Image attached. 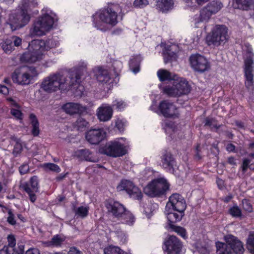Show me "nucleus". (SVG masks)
Masks as SVG:
<instances>
[{
    "label": "nucleus",
    "mask_w": 254,
    "mask_h": 254,
    "mask_svg": "<svg viewBox=\"0 0 254 254\" xmlns=\"http://www.w3.org/2000/svg\"><path fill=\"white\" fill-rule=\"evenodd\" d=\"M89 74L87 64L82 63L76 69L71 70L66 77L60 73L46 77L41 84V89L47 92H53L58 89L64 91L78 88L82 91L83 87L80 85V82L82 78H85Z\"/></svg>",
    "instance_id": "1"
},
{
    "label": "nucleus",
    "mask_w": 254,
    "mask_h": 254,
    "mask_svg": "<svg viewBox=\"0 0 254 254\" xmlns=\"http://www.w3.org/2000/svg\"><path fill=\"white\" fill-rule=\"evenodd\" d=\"M58 44H59L58 41L54 39H48L47 41L40 40V39L32 40L29 43V51L23 53L20 57V60L23 62H29V63L40 61L45 58L44 54L45 50H49L50 48L56 47Z\"/></svg>",
    "instance_id": "2"
},
{
    "label": "nucleus",
    "mask_w": 254,
    "mask_h": 254,
    "mask_svg": "<svg viewBox=\"0 0 254 254\" xmlns=\"http://www.w3.org/2000/svg\"><path fill=\"white\" fill-rule=\"evenodd\" d=\"M55 16V13L50 9H43L41 16L34 22L30 30V34L32 36H42L49 31L53 26Z\"/></svg>",
    "instance_id": "3"
},
{
    "label": "nucleus",
    "mask_w": 254,
    "mask_h": 254,
    "mask_svg": "<svg viewBox=\"0 0 254 254\" xmlns=\"http://www.w3.org/2000/svg\"><path fill=\"white\" fill-rule=\"evenodd\" d=\"M225 243H216L218 254H243L245 249L243 243L234 235L225 236Z\"/></svg>",
    "instance_id": "4"
},
{
    "label": "nucleus",
    "mask_w": 254,
    "mask_h": 254,
    "mask_svg": "<svg viewBox=\"0 0 254 254\" xmlns=\"http://www.w3.org/2000/svg\"><path fill=\"white\" fill-rule=\"evenodd\" d=\"M95 16L94 26L101 30H107L109 26H114L118 22V14L111 7L103 9L96 13Z\"/></svg>",
    "instance_id": "5"
},
{
    "label": "nucleus",
    "mask_w": 254,
    "mask_h": 254,
    "mask_svg": "<svg viewBox=\"0 0 254 254\" xmlns=\"http://www.w3.org/2000/svg\"><path fill=\"white\" fill-rule=\"evenodd\" d=\"M171 85H166L163 88L164 93L169 96H181L190 91V86L186 78H179L177 75H172Z\"/></svg>",
    "instance_id": "6"
},
{
    "label": "nucleus",
    "mask_w": 254,
    "mask_h": 254,
    "mask_svg": "<svg viewBox=\"0 0 254 254\" xmlns=\"http://www.w3.org/2000/svg\"><path fill=\"white\" fill-rule=\"evenodd\" d=\"M229 39L227 27L225 25H216L207 35L206 41L210 46L216 47L225 44Z\"/></svg>",
    "instance_id": "7"
},
{
    "label": "nucleus",
    "mask_w": 254,
    "mask_h": 254,
    "mask_svg": "<svg viewBox=\"0 0 254 254\" xmlns=\"http://www.w3.org/2000/svg\"><path fill=\"white\" fill-rule=\"evenodd\" d=\"M169 189V183L164 178L155 179L144 188V191L148 196L155 197L161 196L165 194L167 190Z\"/></svg>",
    "instance_id": "8"
},
{
    "label": "nucleus",
    "mask_w": 254,
    "mask_h": 254,
    "mask_svg": "<svg viewBox=\"0 0 254 254\" xmlns=\"http://www.w3.org/2000/svg\"><path fill=\"white\" fill-rule=\"evenodd\" d=\"M254 54L251 48H248L245 59V75L246 78L245 85L249 89H254Z\"/></svg>",
    "instance_id": "9"
},
{
    "label": "nucleus",
    "mask_w": 254,
    "mask_h": 254,
    "mask_svg": "<svg viewBox=\"0 0 254 254\" xmlns=\"http://www.w3.org/2000/svg\"><path fill=\"white\" fill-rule=\"evenodd\" d=\"M21 3L22 0H21L19 5V9L18 12L12 13L9 15V24L12 30H15L16 28L23 27V26L27 24L30 20L29 13H26L25 11L23 10L21 7Z\"/></svg>",
    "instance_id": "10"
},
{
    "label": "nucleus",
    "mask_w": 254,
    "mask_h": 254,
    "mask_svg": "<svg viewBox=\"0 0 254 254\" xmlns=\"http://www.w3.org/2000/svg\"><path fill=\"white\" fill-rule=\"evenodd\" d=\"M117 189L120 191L126 190L130 197L133 199L140 200L142 196L141 190L137 186L134 185L133 182L128 180H122L118 184Z\"/></svg>",
    "instance_id": "11"
},
{
    "label": "nucleus",
    "mask_w": 254,
    "mask_h": 254,
    "mask_svg": "<svg viewBox=\"0 0 254 254\" xmlns=\"http://www.w3.org/2000/svg\"><path fill=\"white\" fill-rule=\"evenodd\" d=\"M163 249L166 254H180L182 244L176 236H169L164 242Z\"/></svg>",
    "instance_id": "12"
},
{
    "label": "nucleus",
    "mask_w": 254,
    "mask_h": 254,
    "mask_svg": "<svg viewBox=\"0 0 254 254\" xmlns=\"http://www.w3.org/2000/svg\"><path fill=\"white\" fill-rule=\"evenodd\" d=\"M176 210L178 214H182L187 207L186 201L183 196L179 193H173L169 198V201L166 204V207Z\"/></svg>",
    "instance_id": "13"
},
{
    "label": "nucleus",
    "mask_w": 254,
    "mask_h": 254,
    "mask_svg": "<svg viewBox=\"0 0 254 254\" xmlns=\"http://www.w3.org/2000/svg\"><path fill=\"white\" fill-rule=\"evenodd\" d=\"M11 78L15 83L20 85H28L30 83L33 76L26 67H20L14 70Z\"/></svg>",
    "instance_id": "14"
},
{
    "label": "nucleus",
    "mask_w": 254,
    "mask_h": 254,
    "mask_svg": "<svg viewBox=\"0 0 254 254\" xmlns=\"http://www.w3.org/2000/svg\"><path fill=\"white\" fill-rule=\"evenodd\" d=\"M22 188L28 194L29 200L32 202L36 201V192L39 191V180L36 176L31 178L29 182H26L21 186Z\"/></svg>",
    "instance_id": "15"
},
{
    "label": "nucleus",
    "mask_w": 254,
    "mask_h": 254,
    "mask_svg": "<svg viewBox=\"0 0 254 254\" xmlns=\"http://www.w3.org/2000/svg\"><path fill=\"white\" fill-rule=\"evenodd\" d=\"M104 152L111 156H120L125 154L127 151L126 145L121 144L118 141H114L106 145Z\"/></svg>",
    "instance_id": "16"
},
{
    "label": "nucleus",
    "mask_w": 254,
    "mask_h": 254,
    "mask_svg": "<svg viewBox=\"0 0 254 254\" xmlns=\"http://www.w3.org/2000/svg\"><path fill=\"white\" fill-rule=\"evenodd\" d=\"M190 61L191 67L194 70H198V71H204L209 69L210 67L207 60L200 54L191 55L190 58Z\"/></svg>",
    "instance_id": "17"
},
{
    "label": "nucleus",
    "mask_w": 254,
    "mask_h": 254,
    "mask_svg": "<svg viewBox=\"0 0 254 254\" xmlns=\"http://www.w3.org/2000/svg\"><path fill=\"white\" fill-rule=\"evenodd\" d=\"M106 135L103 128H91L87 131L85 137L87 140L92 144H98Z\"/></svg>",
    "instance_id": "18"
},
{
    "label": "nucleus",
    "mask_w": 254,
    "mask_h": 254,
    "mask_svg": "<svg viewBox=\"0 0 254 254\" xmlns=\"http://www.w3.org/2000/svg\"><path fill=\"white\" fill-rule=\"evenodd\" d=\"M108 211L114 217L123 220V212L125 211V207L123 204L118 201H109L106 204Z\"/></svg>",
    "instance_id": "19"
},
{
    "label": "nucleus",
    "mask_w": 254,
    "mask_h": 254,
    "mask_svg": "<svg viewBox=\"0 0 254 254\" xmlns=\"http://www.w3.org/2000/svg\"><path fill=\"white\" fill-rule=\"evenodd\" d=\"M159 109L162 114L165 117L177 116L178 114L176 106L168 100L161 101L159 105Z\"/></svg>",
    "instance_id": "20"
},
{
    "label": "nucleus",
    "mask_w": 254,
    "mask_h": 254,
    "mask_svg": "<svg viewBox=\"0 0 254 254\" xmlns=\"http://www.w3.org/2000/svg\"><path fill=\"white\" fill-rule=\"evenodd\" d=\"M113 115V107L111 105H109V104H102L97 109V117L102 122H107V121L111 120Z\"/></svg>",
    "instance_id": "21"
},
{
    "label": "nucleus",
    "mask_w": 254,
    "mask_h": 254,
    "mask_svg": "<svg viewBox=\"0 0 254 254\" xmlns=\"http://www.w3.org/2000/svg\"><path fill=\"white\" fill-rule=\"evenodd\" d=\"M161 159L162 167L169 172H173L176 161L171 153L165 150L162 153Z\"/></svg>",
    "instance_id": "22"
},
{
    "label": "nucleus",
    "mask_w": 254,
    "mask_h": 254,
    "mask_svg": "<svg viewBox=\"0 0 254 254\" xmlns=\"http://www.w3.org/2000/svg\"><path fill=\"white\" fill-rule=\"evenodd\" d=\"M166 210L167 211L166 215L169 221V225L175 231L176 226L174 225V223L175 222H177V221H179V220H182L183 214H178L176 210H174L172 207H171L170 209H169V208H167L166 206Z\"/></svg>",
    "instance_id": "23"
},
{
    "label": "nucleus",
    "mask_w": 254,
    "mask_h": 254,
    "mask_svg": "<svg viewBox=\"0 0 254 254\" xmlns=\"http://www.w3.org/2000/svg\"><path fill=\"white\" fill-rule=\"evenodd\" d=\"M63 109L65 112L69 114H74V113H82V112L86 110V108L84 107V106H82L79 103L68 102V103L64 104L63 106Z\"/></svg>",
    "instance_id": "24"
},
{
    "label": "nucleus",
    "mask_w": 254,
    "mask_h": 254,
    "mask_svg": "<svg viewBox=\"0 0 254 254\" xmlns=\"http://www.w3.org/2000/svg\"><path fill=\"white\" fill-rule=\"evenodd\" d=\"M95 75L99 82L108 83L111 80V76L107 69L103 67H97L95 69Z\"/></svg>",
    "instance_id": "25"
},
{
    "label": "nucleus",
    "mask_w": 254,
    "mask_h": 254,
    "mask_svg": "<svg viewBox=\"0 0 254 254\" xmlns=\"http://www.w3.org/2000/svg\"><path fill=\"white\" fill-rule=\"evenodd\" d=\"M234 5L235 7L247 10L254 8V0H234Z\"/></svg>",
    "instance_id": "26"
},
{
    "label": "nucleus",
    "mask_w": 254,
    "mask_h": 254,
    "mask_svg": "<svg viewBox=\"0 0 254 254\" xmlns=\"http://www.w3.org/2000/svg\"><path fill=\"white\" fill-rule=\"evenodd\" d=\"M172 0H157L156 1V7L162 11H167L171 9L173 6Z\"/></svg>",
    "instance_id": "27"
},
{
    "label": "nucleus",
    "mask_w": 254,
    "mask_h": 254,
    "mask_svg": "<svg viewBox=\"0 0 254 254\" xmlns=\"http://www.w3.org/2000/svg\"><path fill=\"white\" fill-rule=\"evenodd\" d=\"M38 5L37 0H22L21 7L27 13Z\"/></svg>",
    "instance_id": "28"
},
{
    "label": "nucleus",
    "mask_w": 254,
    "mask_h": 254,
    "mask_svg": "<svg viewBox=\"0 0 254 254\" xmlns=\"http://www.w3.org/2000/svg\"><path fill=\"white\" fill-rule=\"evenodd\" d=\"M142 58L140 55H136L130 60L129 65L130 70L136 73L140 70V64Z\"/></svg>",
    "instance_id": "29"
},
{
    "label": "nucleus",
    "mask_w": 254,
    "mask_h": 254,
    "mask_svg": "<svg viewBox=\"0 0 254 254\" xmlns=\"http://www.w3.org/2000/svg\"><path fill=\"white\" fill-rule=\"evenodd\" d=\"M9 137L12 140H14L15 142L12 151L13 154L14 155H17L19 153H21L22 150H23V145L20 139H18V138L16 137V136H14V135H9Z\"/></svg>",
    "instance_id": "30"
},
{
    "label": "nucleus",
    "mask_w": 254,
    "mask_h": 254,
    "mask_svg": "<svg viewBox=\"0 0 254 254\" xmlns=\"http://www.w3.org/2000/svg\"><path fill=\"white\" fill-rule=\"evenodd\" d=\"M157 75L161 81L169 80L170 83L169 85H172L171 82L173 80V74L166 69H159L157 71Z\"/></svg>",
    "instance_id": "31"
},
{
    "label": "nucleus",
    "mask_w": 254,
    "mask_h": 254,
    "mask_svg": "<svg viewBox=\"0 0 254 254\" xmlns=\"http://www.w3.org/2000/svg\"><path fill=\"white\" fill-rule=\"evenodd\" d=\"M88 126V122L83 117H78L76 122L73 124L74 129H76L79 131H84Z\"/></svg>",
    "instance_id": "32"
},
{
    "label": "nucleus",
    "mask_w": 254,
    "mask_h": 254,
    "mask_svg": "<svg viewBox=\"0 0 254 254\" xmlns=\"http://www.w3.org/2000/svg\"><path fill=\"white\" fill-rule=\"evenodd\" d=\"M124 209L125 210L123 212L122 221L129 225H132L134 223L135 218L132 213L129 210H127L125 207H124Z\"/></svg>",
    "instance_id": "33"
},
{
    "label": "nucleus",
    "mask_w": 254,
    "mask_h": 254,
    "mask_svg": "<svg viewBox=\"0 0 254 254\" xmlns=\"http://www.w3.org/2000/svg\"><path fill=\"white\" fill-rule=\"evenodd\" d=\"M31 120V124L32 125V133L34 135H38L40 133L39 123L35 115L31 114L29 116Z\"/></svg>",
    "instance_id": "34"
},
{
    "label": "nucleus",
    "mask_w": 254,
    "mask_h": 254,
    "mask_svg": "<svg viewBox=\"0 0 254 254\" xmlns=\"http://www.w3.org/2000/svg\"><path fill=\"white\" fill-rule=\"evenodd\" d=\"M104 254H127L119 247L109 246L106 247L104 250Z\"/></svg>",
    "instance_id": "35"
},
{
    "label": "nucleus",
    "mask_w": 254,
    "mask_h": 254,
    "mask_svg": "<svg viewBox=\"0 0 254 254\" xmlns=\"http://www.w3.org/2000/svg\"><path fill=\"white\" fill-rule=\"evenodd\" d=\"M77 155L81 157V158H83V159L85 160L94 161L92 153L91 151H89L88 149H80V150H78Z\"/></svg>",
    "instance_id": "36"
},
{
    "label": "nucleus",
    "mask_w": 254,
    "mask_h": 254,
    "mask_svg": "<svg viewBox=\"0 0 254 254\" xmlns=\"http://www.w3.org/2000/svg\"><path fill=\"white\" fill-rule=\"evenodd\" d=\"M209 4L210 17H211L212 14L216 13L217 11H219L223 6L222 3L220 2V1H212Z\"/></svg>",
    "instance_id": "37"
},
{
    "label": "nucleus",
    "mask_w": 254,
    "mask_h": 254,
    "mask_svg": "<svg viewBox=\"0 0 254 254\" xmlns=\"http://www.w3.org/2000/svg\"><path fill=\"white\" fill-rule=\"evenodd\" d=\"M164 56V60L165 63L172 61V60H176V54L174 51H172L169 49H166L163 53Z\"/></svg>",
    "instance_id": "38"
},
{
    "label": "nucleus",
    "mask_w": 254,
    "mask_h": 254,
    "mask_svg": "<svg viewBox=\"0 0 254 254\" xmlns=\"http://www.w3.org/2000/svg\"><path fill=\"white\" fill-rule=\"evenodd\" d=\"M7 241V247L10 253H13V254H15L16 250H15L14 247L16 244V240L14 235H8Z\"/></svg>",
    "instance_id": "39"
},
{
    "label": "nucleus",
    "mask_w": 254,
    "mask_h": 254,
    "mask_svg": "<svg viewBox=\"0 0 254 254\" xmlns=\"http://www.w3.org/2000/svg\"><path fill=\"white\" fill-rule=\"evenodd\" d=\"M210 18V8L209 4L203 8L200 12V21H206Z\"/></svg>",
    "instance_id": "40"
},
{
    "label": "nucleus",
    "mask_w": 254,
    "mask_h": 254,
    "mask_svg": "<svg viewBox=\"0 0 254 254\" xmlns=\"http://www.w3.org/2000/svg\"><path fill=\"white\" fill-rule=\"evenodd\" d=\"M1 47L6 53H10L13 49V39H6L1 43Z\"/></svg>",
    "instance_id": "41"
},
{
    "label": "nucleus",
    "mask_w": 254,
    "mask_h": 254,
    "mask_svg": "<svg viewBox=\"0 0 254 254\" xmlns=\"http://www.w3.org/2000/svg\"><path fill=\"white\" fill-rule=\"evenodd\" d=\"M43 167L47 171H52V172H59L61 171L60 166H59L58 164H55V163H44L43 164Z\"/></svg>",
    "instance_id": "42"
},
{
    "label": "nucleus",
    "mask_w": 254,
    "mask_h": 254,
    "mask_svg": "<svg viewBox=\"0 0 254 254\" xmlns=\"http://www.w3.org/2000/svg\"><path fill=\"white\" fill-rule=\"evenodd\" d=\"M247 247L250 252L254 254V232L250 233L247 239Z\"/></svg>",
    "instance_id": "43"
},
{
    "label": "nucleus",
    "mask_w": 254,
    "mask_h": 254,
    "mask_svg": "<svg viewBox=\"0 0 254 254\" xmlns=\"http://www.w3.org/2000/svg\"><path fill=\"white\" fill-rule=\"evenodd\" d=\"M88 211V207H84V206H81L80 207H78V208L76 209L75 214L76 215H77V216L81 217V218H84V217H86V216H87Z\"/></svg>",
    "instance_id": "44"
},
{
    "label": "nucleus",
    "mask_w": 254,
    "mask_h": 254,
    "mask_svg": "<svg viewBox=\"0 0 254 254\" xmlns=\"http://www.w3.org/2000/svg\"><path fill=\"white\" fill-rule=\"evenodd\" d=\"M229 212L233 217H240L242 215L241 209L238 206H234L229 209Z\"/></svg>",
    "instance_id": "45"
},
{
    "label": "nucleus",
    "mask_w": 254,
    "mask_h": 254,
    "mask_svg": "<svg viewBox=\"0 0 254 254\" xmlns=\"http://www.w3.org/2000/svg\"><path fill=\"white\" fill-rule=\"evenodd\" d=\"M205 126H210L212 128L215 127L216 129H218L221 126L220 125H217L215 119H213V118H206Z\"/></svg>",
    "instance_id": "46"
},
{
    "label": "nucleus",
    "mask_w": 254,
    "mask_h": 254,
    "mask_svg": "<svg viewBox=\"0 0 254 254\" xmlns=\"http://www.w3.org/2000/svg\"><path fill=\"white\" fill-rule=\"evenodd\" d=\"M127 104L126 102L123 101V100H120V99H116L112 103L113 107H116L117 109H123V108L126 107Z\"/></svg>",
    "instance_id": "47"
},
{
    "label": "nucleus",
    "mask_w": 254,
    "mask_h": 254,
    "mask_svg": "<svg viewBox=\"0 0 254 254\" xmlns=\"http://www.w3.org/2000/svg\"><path fill=\"white\" fill-rule=\"evenodd\" d=\"M63 239L60 237L59 235H56V236H54V237L51 240V243L54 246H60L61 245L62 242H63Z\"/></svg>",
    "instance_id": "48"
},
{
    "label": "nucleus",
    "mask_w": 254,
    "mask_h": 254,
    "mask_svg": "<svg viewBox=\"0 0 254 254\" xmlns=\"http://www.w3.org/2000/svg\"><path fill=\"white\" fill-rule=\"evenodd\" d=\"M242 207L244 209L248 212H251L253 210V207L251 202H250L249 200H247V199H244L242 201Z\"/></svg>",
    "instance_id": "49"
},
{
    "label": "nucleus",
    "mask_w": 254,
    "mask_h": 254,
    "mask_svg": "<svg viewBox=\"0 0 254 254\" xmlns=\"http://www.w3.org/2000/svg\"><path fill=\"white\" fill-rule=\"evenodd\" d=\"M148 2L147 0H135L133 2L134 6L137 7H143L145 5L148 4Z\"/></svg>",
    "instance_id": "50"
},
{
    "label": "nucleus",
    "mask_w": 254,
    "mask_h": 254,
    "mask_svg": "<svg viewBox=\"0 0 254 254\" xmlns=\"http://www.w3.org/2000/svg\"><path fill=\"white\" fill-rule=\"evenodd\" d=\"M68 254H84L83 250H80L76 247H71L69 248Z\"/></svg>",
    "instance_id": "51"
},
{
    "label": "nucleus",
    "mask_w": 254,
    "mask_h": 254,
    "mask_svg": "<svg viewBox=\"0 0 254 254\" xmlns=\"http://www.w3.org/2000/svg\"><path fill=\"white\" fill-rule=\"evenodd\" d=\"M11 114L17 119H21L22 116L21 111L18 109H11Z\"/></svg>",
    "instance_id": "52"
},
{
    "label": "nucleus",
    "mask_w": 254,
    "mask_h": 254,
    "mask_svg": "<svg viewBox=\"0 0 254 254\" xmlns=\"http://www.w3.org/2000/svg\"><path fill=\"white\" fill-rule=\"evenodd\" d=\"M8 216L7 217V221L9 222V223H10L11 224H15L16 223V221L14 219V215L11 211V209H9L8 211Z\"/></svg>",
    "instance_id": "53"
},
{
    "label": "nucleus",
    "mask_w": 254,
    "mask_h": 254,
    "mask_svg": "<svg viewBox=\"0 0 254 254\" xmlns=\"http://www.w3.org/2000/svg\"><path fill=\"white\" fill-rule=\"evenodd\" d=\"M175 231L183 238H186L187 233L185 228H182V227H177L175 228Z\"/></svg>",
    "instance_id": "54"
},
{
    "label": "nucleus",
    "mask_w": 254,
    "mask_h": 254,
    "mask_svg": "<svg viewBox=\"0 0 254 254\" xmlns=\"http://www.w3.org/2000/svg\"><path fill=\"white\" fill-rule=\"evenodd\" d=\"M29 170V167L28 164H27V163L22 164L19 168L20 173H21L22 174H24V173H26V172H28Z\"/></svg>",
    "instance_id": "55"
},
{
    "label": "nucleus",
    "mask_w": 254,
    "mask_h": 254,
    "mask_svg": "<svg viewBox=\"0 0 254 254\" xmlns=\"http://www.w3.org/2000/svg\"><path fill=\"white\" fill-rule=\"evenodd\" d=\"M197 249L200 254H209L210 252V248L206 247H197Z\"/></svg>",
    "instance_id": "56"
},
{
    "label": "nucleus",
    "mask_w": 254,
    "mask_h": 254,
    "mask_svg": "<svg viewBox=\"0 0 254 254\" xmlns=\"http://www.w3.org/2000/svg\"><path fill=\"white\" fill-rule=\"evenodd\" d=\"M250 162H251V161H250V160H249V159H245V160H244L243 164L242 166V171L244 172H246V171L249 167V165L250 164Z\"/></svg>",
    "instance_id": "57"
},
{
    "label": "nucleus",
    "mask_w": 254,
    "mask_h": 254,
    "mask_svg": "<svg viewBox=\"0 0 254 254\" xmlns=\"http://www.w3.org/2000/svg\"><path fill=\"white\" fill-rule=\"evenodd\" d=\"M22 42L21 38L18 37V36H13L12 37V44L15 46H19Z\"/></svg>",
    "instance_id": "58"
},
{
    "label": "nucleus",
    "mask_w": 254,
    "mask_h": 254,
    "mask_svg": "<svg viewBox=\"0 0 254 254\" xmlns=\"http://www.w3.org/2000/svg\"><path fill=\"white\" fill-rule=\"evenodd\" d=\"M0 92L3 94H8L9 93V88L6 85H1L0 84Z\"/></svg>",
    "instance_id": "59"
},
{
    "label": "nucleus",
    "mask_w": 254,
    "mask_h": 254,
    "mask_svg": "<svg viewBox=\"0 0 254 254\" xmlns=\"http://www.w3.org/2000/svg\"><path fill=\"white\" fill-rule=\"evenodd\" d=\"M116 126L119 130H123L124 127V123L121 119H118L116 122Z\"/></svg>",
    "instance_id": "60"
},
{
    "label": "nucleus",
    "mask_w": 254,
    "mask_h": 254,
    "mask_svg": "<svg viewBox=\"0 0 254 254\" xmlns=\"http://www.w3.org/2000/svg\"><path fill=\"white\" fill-rule=\"evenodd\" d=\"M25 254H40L38 249L36 248H31L26 252Z\"/></svg>",
    "instance_id": "61"
},
{
    "label": "nucleus",
    "mask_w": 254,
    "mask_h": 254,
    "mask_svg": "<svg viewBox=\"0 0 254 254\" xmlns=\"http://www.w3.org/2000/svg\"><path fill=\"white\" fill-rule=\"evenodd\" d=\"M226 149L228 152H235L236 146L233 144H228L226 145Z\"/></svg>",
    "instance_id": "62"
},
{
    "label": "nucleus",
    "mask_w": 254,
    "mask_h": 254,
    "mask_svg": "<svg viewBox=\"0 0 254 254\" xmlns=\"http://www.w3.org/2000/svg\"><path fill=\"white\" fill-rule=\"evenodd\" d=\"M0 254H14V253H10L8 247H4L0 250Z\"/></svg>",
    "instance_id": "63"
},
{
    "label": "nucleus",
    "mask_w": 254,
    "mask_h": 254,
    "mask_svg": "<svg viewBox=\"0 0 254 254\" xmlns=\"http://www.w3.org/2000/svg\"><path fill=\"white\" fill-rule=\"evenodd\" d=\"M24 247L23 245H20L18 246V250H16L15 254H23L24 253Z\"/></svg>",
    "instance_id": "64"
}]
</instances>
